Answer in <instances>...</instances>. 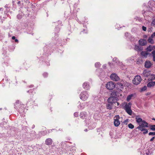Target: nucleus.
<instances>
[{
    "label": "nucleus",
    "instance_id": "nucleus-48",
    "mask_svg": "<svg viewBox=\"0 0 155 155\" xmlns=\"http://www.w3.org/2000/svg\"><path fill=\"white\" fill-rule=\"evenodd\" d=\"M18 16H19L18 15L17 16L18 17Z\"/></svg>",
    "mask_w": 155,
    "mask_h": 155
},
{
    "label": "nucleus",
    "instance_id": "nucleus-28",
    "mask_svg": "<svg viewBox=\"0 0 155 155\" xmlns=\"http://www.w3.org/2000/svg\"><path fill=\"white\" fill-rule=\"evenodd\" d=\"M147 89V87L146 86H144L143 88L141 89L142 91H144L146 90Z\"/></svg>",
    "mask_w": 155,
    "mask_h": 155
},
{
    "label": "nucleus",
    "instance_id": "nucleus-43",
    "mask_svg": "<svg viewBox=\"0 0 155 155\" xmlns=\"http://www.w3.org/2000/svg\"><path fill=\"white\" fill-rule=\"evenodd\" d=\"M116 60V58H114L113 59V60H114H114Z\"/></svg>",
    "mask_w": 155,
    "mask_h": 155
},
{
    "label": "nucleus",
    "instance_id": "nucleus-16",
    "mask_svg": "<svg viewBox=\"0 0 155 155\" xmlns=\"http://www.w3.org/2000/svg\"><path fill=\"white\" fill-rule=\"evenodd\" d=\"M141 55L144 57H147L149 53L145 51H143L141 52Z\"/></svg>",
    "mask_w": 155,
    "mask_h": 155
},
{
    "label": "nucleus",
    "instance_id": "nucleus-44",
    "mask_svg": "<svg viewBox=\"0 0 155 155\" xmlns=\"http://www.w3.org/2000/svg\"><path fill=\"white\" fill-rule=\"evenodd\" d=\"M20 3V1H18V4H19Z\"/></svg>",
    "mask_w": 155,
    "mask_h": 155
},
{
    "label": "nucleus",
    "instance_id": "nucleus-11",
    "mask_svg": "<svg viewBox=\"0 0 155 155\" xmlns=\"http://www.w3.org/2000/svg\"><path fill=\"white\" fill-rule=\"evenodd\" d=\"M152 64L150 61H147L145 63V66L146 68H150Z\"/></svg>",
    "mask_w": 155,
    "mask_h": 155
},
{
    "label": "nucleus",
    "instance_id": "nucleus-35",
    "mask_svg": "<svg viewBox=\"0 0 155 155\" xmlns=\"http://www.w3.org/2000/svg\"><path fill=\"white\" fill-rule=\"evenodd\" d=\"M151 37L152 38H154L155 37V32L152 34L151 35Z\"/></svg>",
    "mask_w": 155,
    "mask_h": 155
},
{
    "label": "nucleus",
    "instance_id": "nucleus-27",
    "mask_svg": "<svg viewBox=\"0 0 155 155\" xmlns=\"http://www.w3.org/2000/svg\"><path fill=\"white\" fill-rule=\"evenodd\" d=\"M143 131H144L143 133L144 134H147L148 132V131L147 129L143 128Z\"/></svg>",
    "mask_w": 155,
    "mask_h": 155
},
{
    "label": "nucleus",
    "instance_id": "nucleus-19",
    "mask_svg": "<svg viewBox=\"0 0 155 155\" xmlns=\"http://www.w3.org/2000/svg\"><path fill=\"white\" fill-rule=\"evenodd\" d=\"M126 112L129 115H132V111L131 110V108L128 109H125Z\"/></svg>",
    "mask_w": 155,
    "mask_h": 155
},
{
    "label": "nucleus",
    "instance_id": "nucleus-2",
    "mask_svg": "<svg viewBox=\"0 0 155 155\" xmlns=\"http://www.w3.org/2000/svg\"><path fill=\"white\" fill-rule=\"evenodd\" d=\"M111 95L113 96L110 97L108 98L107 101L109 103L113 104L117 102L116 98L115 96H118L116 92L114 91L111 93Z\"/></svg>",
    "mask_w": 155,
    "mask_h": 155
},
{
    "label": "nucleus",
    "instance_id": "nucleus-15",
    "mask_svg": "<svg viewBox=\"0 0 155 155\" xmlns=\"http://www.w3.org/2000/svg\"><path fill=\"white\" fill-rule=\"evenodd\" d=\"M131 104L130 103H129L128 104L126 103L125 107V109L131 108Z\"/></svg>",
    "mask_w": 155,
    "mask_h": 155
},
{
    "label": "nucleus",
    "instance_id": "nucleus-23",
    "mask_svg": "<svg viewBox=\"0 0 155 155\" xmlns=\"http://www.w3.org/2000/svg\"><path fill=\"white\" fill-rule=\"evenodd\" d=\"M153 49V48L152 46H149L148 47L147 49L146 50H147V51H151Z\"/></svg>",
    "mask_w": 155,
    "mask_h": 155
},
{
    "label": "nucleus",
    "instance_id": "nucleus-5",
    "mask_svg": "<svg viewBox=\"0 0 155 155\" xmlns=\"http://www.w3.org/2000/svg\"><path fill=\"white\" fill-rule=\"evenodd\" d=\"M115 86V83L112 81H110L106 84L107 88L110 90H112L114 89Z\"/></svg>",
    "mask_w": 155,
    "mask_h": 155
},
{
    "label": "nucleus",
    "instance_id": "nucleus-29",
    "mask_svg": "<svg viewBox=\"0 0 155 155\" xmlns=\"http://www.w3.org/2000/svg\"><path fill=\"white\" fill-rule=\"evenodd\" d=\"M95 65L96 67H98L100 66V64L99 62H97L95 64Z\"/></svg>",
    "mask_w": 155,
    "mask_h": 155
},
{
    "label": "nucleus",
    "instance_id": "nucleus-17",
    "mask_svg": "<svg viewBox=\"0 0 155 155\" xmlns=\"http://www.w3.org/2000/svg\"><path fill=\"white\" fill-rule=\"evenodd\" d=\"M113 104L109 103L107 105L106 107L107 109L111 110L112 108Z\"/></svg>",
    "mask_w": 155,
    "mask_h": 155
},
{
    "label": "nucleus",
    "instance_id": "nucleus-4",
    "mask_svg": "<svg viewBox=\"0 0 155 155\" xmlns=\"http://www.w3.org/2000/svg\"><path fill=\"white\" fill-rule=\"evenodd\" d=\"M142 81V78L140 75H137L133 80L132 81L134 84L137 85L140 84Z\"/></svg>",
    "mask_w": 155,
    "mask_h": 155
},
{
    "label": "nucleus",
    "instance_id": "nucleus-10",
    "mask_svg": "<svg viewBox=\"0 0 155 155\" xmlns=\"http://www.w3.org/2000/svg\"><path fill=\"white\" fill-rule=\"evenodd\" d=\"M150 71L145 70L144 71L143 73V75L144 77H148L150 76Z\"/></svg>",
    "mask_w": 155,
    "mask_h": 155
},
{
    "label": "nucleus",
    "instance_id": "nucleus-13",
    "mask_svg": "<svg viewBox=\"0 0 155 155\" xmlns=\"http://www.w3.org/2000/svg\"><path fill=\"white\" fill-rule=\"evenodd\" d=\"M52 140L50 138L47 139L45 141L46 144L47 145H51L52 144Z\"/></svg>",
    "mask_w": 155,
    "mask_h": 155
},
{
    "label": "nucleus",
    "instance_id": "nucleus-1",
    "mask_svg": "<svg viewBox=\"0 0 155 155\" xmlns=\"http://www.w3.org/2000/svg\"><path fill=\"white\" fill-rule=\"evenodd\" d=\"M136 122L139 124V126L137 128L141 131H143L144 127H148V124L145 120H142L139 116H136L135 117Z\"/></svg>",
    "mask_w": 155,
    "mask_h": 155
},
{
    "label": "nucleus",
    "instance_id": "nucleus-31",
    "mask_svg": "<svg viewBox=\"0 0 155 155\" xmlns=\"http://www.w3.org/2000/svg\"><path fill=\"white\" fill-rule=\"evenodd\" d=\"M152 25H155V19L153 20L151 23Z\"/></svg>",
    "mask_w": 155,
    "mask_h": 155
},
{
    "label": "nucleus",
    "instance_id": "nucleus-9",
    "mask_svg": "<svg viewBox=\"0 0 155 155\" xmlns=\"http://www.w3.org/2000/svg\"><path fill=\"white\" fill-rule=\"evenodd\" d=\"M139 44L142 46L145 45L147 43V41L146 40L144 39L140 40L139 41Z\"/></svg>",
    "mask_w": 155,
    "mask_h": 155
},
{
    "label": "nucleus",
    "instance_id": "nucleus-18",
    "mask_svg": "<svg viewBox=\"0 0 155 155\" xmlns=\"http://www.w3.org/2000/svg\"><path fill=\"white\" fill-rule=\"evenodd\" d=\"M134 49L137 51H140L141 50V47L137 45L135 46Z\"/></svg>",
    "mask_w": 155,
    "mask_h": 155
},
{
    "label": "nucleus",
    "instance_id": "nucleus-34",
    "mask_svg": "<svg viewBox=\"0 0 155 155\" xmlns=\"http://www.w3.org/2000/svg\"><path fill=\"white\" fill-rule=\"evenodd\" d=\"M142 29L144 31H145L146 30L147 28H146V27H145V26H143L142 27Z\"/></svg>",
    "mask_w": 155,
    "mask_h": 155
},
{
    "label": "nucleus",
    "instance_id": "nucleus-40",
    "mask_svg": "<svg viewBox=\"0 0 155 155\" xmlns=\"http://www.w3.org/2000/svg\"><path fill=\"white\" fill-rule=\"evenodd\" d=\"M12 39L13 40L15 39V36H13L12 37Z\"/></svg>",
    "mask_w": 155,
    "mask_h": 155
},
{
    "label": "nucleus",
    "instance_id": "nucleus-8",
    "mask_svg": "<svg viewBox=\"0 0 155 155\" xmlns=\"http://www.w3.org/2000/svg\"><path fill=\"white\" fill-rule=\"evenodd\" d=\"M83 88L87 90H88L90 89V86L88 82H84L83 84Z\"/></svg>",
    "mask_w": 155,
    "mask_h": 155
},
{
    "label": "nucleus",
    "instance_id": "nucleus-47",
    "mask_svg": "<svg viewBox=\"0 0 155 155\" xmlns=\"http://www.w3.org/2000/svg\"><path fill=\"white\" fill-rule=\"evenodd\" d=\"M153 120H155V119H153Z\"/></svg>",
    "mask_w": 155,
    "mask_h": 155
},
{
    "label": "nucleus",
    "instance_id": "nucleus-33",
    "mask_svg": "<svg viewBox=\"0 0 155 155\" xmlns=\"http://www.w3.org/2000/svg\"><path fill=\"white\" fill-rule=\"evenodd\" d=\"M150 4V5H153V4H154V2L153 1H150L149 2V4Z\"/></svg>",
    "mask_w": 155,
    "mask_h": 155
},
{
    "label": "nucleus",
    "instance_id": "nucleus-7",
    "mask_svg": "<svg viewBox=\"0 0 155 155\" xmlns=\"http://www.w3.org/2000/svg\"><path fill=\"white\" fill-rule=\"evenodd\" d=\"M110 78L112 80L115 81H118L119 79L118 76L115 73L111 74L110 76Z\"/></svg>",
    "mask_w": 155,
    "mask_h": 155
},
{
    "label": "nucleus",
    "instance_id": "nucleus-38",
    "mask_svg": "<svg viewBox=\"0 0 155 155\" xmlns=\"http://www.w3.org/2000/svg\"><path fill=\"white\" fill-rule=\"evenodd\" d=\"M118 84L119 86H120L121 87L123 86V84L121 83H119Z\"/></svg>",
    "mask_w": 155,
    "mask_h": 155
},
{
    "label": "nucleus",
    "instance_id": "nucleus-20",
    "mask_svg": "<svg viewBox=\"0 0 155 155\" xmlns=\"http://www.w3.org/2000/svg\"><path fill=\"white\" fill-rule=\"evenodd\" d=\"M133 94H131L128 96L127 98V101H130V100L132 98V97H133Z\"/></svg>",
    "mask_w": 155,
    "mask_h": 155
},
{
    "label": "nucleus",
    "instance_id": "nucleus-21",
    "mask_svg": "<svg viewBox=\"0 0 155 155\" xmlns=\"http://www.w3.org/2000/svg\"><path fill=\"white\" fill-rule=\"evenodd\" d=\"M152 38H151V37H149L148 39V41L149 43L153 44L154 43V41Z\"/></svg>",
    "mask_w": 155,
    "mask_h": 155
},
{
    "label": "nucleus",
    "instance_id": "nucleus-36",
    "mask_svg": "<svg viewBox=\"0 0 155 155\" xmlns=\"http://www.w3.org/2000/svg\"><path fill=\"white\" fill-rule=\"evenodd\" d=\"M74 115L75 117H77L78 116V114L76 112L74 113Z\"/></svg>",
    "mask_w": 155,
    "mask_h": 155
},
{
    "label": "nucleus",
    "instance_id": "nucleus-26",
    "mask_svg": "<svg viewBox=\"0 0 155 155\" xmlns=\"http://www.w3.org/2000/svg\"><path fill=\"white\" fill-rule=\"evenodd\" d=\"M150 129L153 130H155V125H152L150 127Z\"/></svg>",
    "mask_w": 155,
    "mask_h": 155
},
{
    "label": "nucleus",
    "instance_id": "nucleus-46",
    "mask_svg": "<svg viewBox=\"0 0 155 155\" xmlns=\"http://www.w3.org/2000/svg\"><path fill=\"white\" fill-rule=\"evenodd\" d=\"M85 131H87V129H86L85 130Z\"/></svg>",
    "mask_w": 155,
    "mask_h": 155
},
{
    "label": "nucleus",
    "instance_id": "nucleus-42",
    "mask_svg": "<svg viewBox=\"0 0 155 155\" xmlns=\"http://www.w3.org/2000/svg\"><path fill=\"white\" fill-rule=\"evenodd\" d=\"M117 106H118L119 105V104L118 102H117Z\"/></svg>",
    "mask_w": 155,
    "mask_h": 155
},
{
    "label": "nucleus",
    "instance_id": "nucleus-3",
    "mask_svg": "<svg viewBox=\"0 0 155 155\" xmlns=\"http://www.w3.org/2000/svg\"><path fill=\"white\" fill-rule=\"evenodd\" d=\"M80 96V98L81 100L83 101H85L87 99L89 94L87 91H84L81 92Z\"/></svg>",
    "mask_w": 155,
    "mask_h": 155
},
{
    "label": "nucleus",
    "instance_id": "nucleus-6",
    "mask_svg": "<svg viewBox=\"0 0 155 155\" xmlns=\"http://www.w3.org/2000/svg\"><path fill=\"white\" fill-rule=\"evenodd\" d=\"M120 117L118 115H116L114 117V124L115 126L118 127L120 124Z\"/></svg>",
    "mask_w": 155,
    "mask_h": 155
},
{
    "label": "nucleus",
    "instance_id": "nucleus-30",
    "mask_svg": "<svg viewBox=\"0 0 155 155\" xmlns=\"http://www.w3.org/2000/svg\"><path fill=\"white\" fill-rule=\"evenodd\" d=\"M149 135H155V132H150L149 133Z\"/></svg>",
    "mask_w": 155,
    "mask_h": 155
},
{
    "label": "nucleus",
    "instance_id": "nucleus-32",
    "mask_svg": "<svg viewBox=\"0 0 155 155\" xmlns=\"http://www.w3.org/2000/svg\"><path fill=\"white\" fill-rule=\"evenodd\" d=\"M84 107V105H83V104H82L81 105H80V106H79L78 107L79 108H83Z\"/></svg>",
    "mask_w": 155,
    "mask_h": 155
},
{
    "label": "nucleus",
    "instance_id": "nucleus-12",
    "mask_svg": "<svg viewBox=\"0 0 155 155\" xmlns=\"http://www.w3.org/2000/svg\"><path fill=\"white\" fill-rule=\"evenodd\" d=\"M155 85V81H151L148 83L147 84V87H151Z\"/></svg>",
    "mask_w": 155,
    "mask_h": 155
},
{
    "label": "nucleus",
    "instance_id": "nucleus-24",
    "mask_svg": "<svg viewBox=\"0 0 155 155\" xmlns=\"http://www.w3.org/2000/svg\"><path fill=\"white\" fill-rule=\"evenodd\" d=\"M152 54L153 57V60L155 61V50L152 52Z\"/></svg>",
    "mask_w": 155,
    "mask_h": 155
},
{
    "label": "nucleus",
    "instance_id": "nucleus-22",
    "mask_svg": "<svg viewBox=\"0 0 155 155\" xmlns=\"http://www.w3.org/2000/svg\"><path fill=\"white\" fill-rule=\"evenodd\" d=\"M150 78H149L150 80H153L155 79V75L154 74H150Z\"/></svg>",
    "mask_w": 155,
    "mask_h": 155
},
{
    "label": "nucleus",
    "instance_id": "nucleus-39",
    "mask_svg": "<svg viewBox=\"0 0 155 155\" xmlns=\"http://www.w3.org/2000/svg\"><path fill=\"white\" fill-rule=\"evenodd\" d=\"M43 75L45 76L46 77L47 75V74L46 73H45Z\"/></svg>",
    "mask_w": 155,
    "mask_h": 155
},
{
    "label": "nucleus",
    "instance_id": "nucleus-45",
    "mask_svg": "<svg viewBox=\"0 0 155 155\" xmlns=\"http://www.w3.org/2000/svg\"><path fill=\"white\" fill-rule=\"evenodd\" d=\"M127 121H126V120H125L124 121V123H126L127 122Z\"/></svg>",
    "mask_w": 155,
    "mask_h": 155
},
{
    "label": "nucleus",
    "instance_id": "nucleus-14",
    "mask_svg": "<svg viewBox=\"0 0 155 155\" xmlns=\"http://www.w3.org/2000/svg\"><path fill=\"white\" fill-rule=\"evenodd\" d=\"M86 116V114L85 112H82L81 113L80 116L82 119H84L85 118Z\"/></svg>",
    "mask_w": 155,
    "mask_h": 155
},
{
    "label": "nucleus",
    "instance_id": "nucleus-25",
    "mask_svg": "<svg viewBox=\"0 0 155 155\" xmlns=\"http://www.w3.org/2000/svg\"><path fill=\"white\" fill-rule=\"evenodd\" d=\"M128 127L129 128L131 129H133L134 127V125L132 124H129L128 125Z\"/></svg>",
    "mask_w": 155,
    "mask_h": 155
},
{
    "label": "nucleus",
    "instance_id": "nucleus-41",
    "mask_svg": "<svg viewBox=\"0 0 155 155\" xmlns=\"http://www.w3.org/2000/svg\"><path fill=\"white\" fill-rule=\"evenodd\" d=\"M15 41L16 42H18V39H15Z\"/></svg>",
    "mask_w": 155,
    "mask_h": 155
},
{
    "label": "nucleus",
    "instance_id": "nucleus-37",
    "mask_svg": "<svg viewBox=\"0 0 155 155\" xmlns=\"http://www.w3.org/2000/svg\"><path fill=\"white\" fill-rule=\"evenodd\" d=\"M155 137H153L150 140V141H153V140L154 139Z\"/></svg>",
    "mask_w": 155,
    "mask_h": 155
}]
</instances>
